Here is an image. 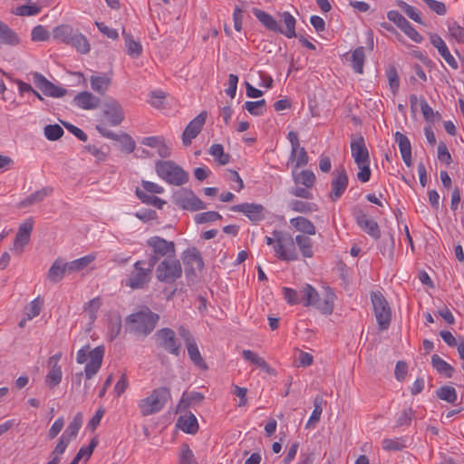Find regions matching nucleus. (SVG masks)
<instances>
[{
	"mask_svg": "<svg viewBox=\"0 0 464 464\" xmlns=\"http://www.w3.org/2000/svg\"><path fill=\"white\" fill-rule=\"evenodd\" d=\"M431 365L440 374H443L447 378H450L453 374L454 368L438 354L431 356Z\"/></svg>",
	"mask_w": 464,
	"mask_h": 464,
	"instance_id": "4c0bfd02",
	"label": "nucleus"
},
{
	"mask_svg": "<svg viewBox=\"0 0 464 464\" xmlns=\"http://www.w3.org/2000/svg\"><path fill=\"white\" fill-rule=\"evenodd\" d=\"M209 154L218 162L220 165H226L230 160V155L224 152V148L221 144H213L209 148Z\"/></svg>",
	"mask_w": 464,
	"mask_h": 464,
	"instance_id": "5fc2aeb1",
	"label": "nucleus"
},
{
	"mask_svg": "<svg viewBox=\"0 0 464 464\" xmlns=\"http://www.w3.org/2000/svg\"><path fill=\"white\" fill-rule=\"evenodd\" d=\"M178 464H198L192 450L188 444H182L179 447Z\"/></svg>",
	"mask_w": 464,
	"mask_h": 464,
	"instance_id": "8fccbe9b",
	"label": "nucleus"
},
{
	"mask_svg": "<svg viewBox=\"0 0 464 464\" xmlns=\"http://www.w3.org/2000/svg\"><path fill=\"white\" fill-rule=\"evenodd\" d=\"M104 356V348L97 346L90 350L86 345L77 352L76 362L80 364L86 362L84 374L87 379L92 378L100 370Z\"/></svg>",
	"mask_w": 464,
	"mask_h": 464,
	"instance_id": "7ed1b4c3",
	"label": "nucleus"
},
{
	"mask_svg": "<svg viewBox=\"0 0 464 464\" xmlns=\"http://www.w3.org/2000/svg\"><path fill=\"white\" fill-rule=\"evenodd\" d=\"M242 356L246 361L256 365L266 372H271L272 369L264 358L260 357L256 353L251 350H243Z\"/></svg>",
	"mask_w": 464,
	"mask_h": 464,
	"instance_id": "c9c22d12",
	"label": "nucleus"
},
{
	"mask_svg": "<svg viewBox=\"0 0 464 464\" xmlns=\"http://www.w3.org/2000/svg\"><path fill=\"white\" fill-rule=\"evenodd\" d=\"M33 82L46 96L61 98L66 94L65 89L55 86L39 72L33 73Z\"/></svg>",
	"mask_w": 464,
	"mask_h": 464,
	"instance_id": "a211bd4d",
	"label": "nucleus"
},
{
	"mask_svg": "<svg viewBox=\"0 0 464 464\" xmlns=\"http://www.w3.org/2000/svg\"><path fill=\"white\" fill-rule=\"evenodd\" d=\"M230 209L234 212H241L251 221L258 222L266 218L265 208L260 204L242 203L232 206Z\"/></svg>",
	"mask_w": 464,
	"mask_h": 464,
	"instance_id": "6ab92c4d",
	"label": "nucleus"
},
{
	"mask_svg": "<svg viewBox=\"0 0 464 464\" xmlns=\"http://www.w3.org/2000/svg\"><path fill=\"white\" fill-rule=\"evenodd\" d=\"M395 141L399 146L401 158L407 167L412 165L411 145L408 137L399 131L394 134Z\"/></svg>",
	"mask_w": 464,
	"mask_h": 464,
	"instance_id": "5701e85b",
	"label": "nucleus"
},
{
	"mask_svg": "<svg viewBox=\"0 0 464 464\" xmlns=\"http://www.w3.org/2000/svg\"><path fill=\"white\" fill-rule=\"evenodd\" d=\"M102 112L107 117L109 123L111 126L120 125L124 118V111L121 103L115 99L107 98L102 104Z\"/></svg>",
	"mask_w": 464,
	"mask_h": 464,
	"instance_id": "f8f14e48",
	"label": "nucleus"
},
{
	"mask_svg": "<svg viewBox=\"0 0 464 464\" xmlns=\"http://www.w3.org/2000/svg\"><path fill=\"white\" fill-rule=\"evenodd\" d=\"M291 210L302 214H308L317 211L318 207L313 202L303 201L299 199L291 200L288 204Z\"/></svg>",
	"mask_w": 464,
	"mask_h": 464,
	"instance_id": "a19ab883",
	"label": "nucleus"
},
{
	"mask_svg": "<svg viewBox=\"0 0 464 464\" xmlns=\"http://www.w3.org/2000/svg\"><path fill=\"white\" fill-rule=\"evenodd\" d=\"M123 36L127 48V53L131 57H139L142 53V46L140 42L135 41L130 34H126L124 31Z\"/></svg>",
	"mask_w": 464,
	"mask_h": 464,
	"instance_id": "3c124183",
	"label": "nucleus"
},
{
	"mask_svg": "<svg viewBox=\"0 0 464 464\" xmlns=\"http://www.w3.org/2000/svg\"><path fill=\"white\" fill-rule=\"evenodd\" d=\"M290 224L295 230L303 233L302 235L313 236L316 233L315 226L304 217L293 218Z\"/></svg>",
	"mask_w": 464,
	"mask_h": 464,
	"instance_id": "bb28decb",
	"label": "nucleus"
},
{
	"mask_svg": "<svg viewBox=\"0 0 464 464\" xmlns=\"http://www.w3.org/2000/svg\"><path fill=\"white\" fill-rule=\"evenodd\" d=\"M334 294L332 292H327L323 299L320 297L316 304L313 306H315L321 313L324 314H331L334 310Z\"/></svg>",
	"mask_w": 464,
	"mask_h": 464,
	"instance_id": "79ce46f5",
	"label": "nucleus"
},
{
	"mask_svg": "<svg viewBox=\"0 0 464 464\" xmlns=\"http://www.w3.org/2000/svg\"><path fill=\"white\" fill-rule=\"evenodd\" d=\"M253 14L259 20V22L268 30L275 33H278V31H281V26L271 14L257 8L253 9Z\"/></svg>",
	"mask_w": 464,
	"mask_h": 464,
	"instance_id": "cd10ccee",
	"label": "nucleus"
},
{
	"mask_svg": "<svg viewBox=\"0 0 464 464\" xmlns=\"http://www.w3.org/2000/svg\"><path fill=\"white\" fill-rule=\"evenodd\" d=\"M265 242L272 246L275 256L282 261H295L299 257L293 237L285 231L274 230L272 236H266Z\"/></svg>",
	"mask_w": 464,
	"mask_h": 464,
	"instance_id": "f257e3e1",
	"label": "nucleus"
},
{
	"mask_svg": "<svg viewBox=\"0 0 464 464\" xmlns=\"http://www.w3.org/2000/svg\"><path fill=\"white\" fill-rule=\"evenodd\" d=\"M430 43L434 47L437 48L440 54L450 67L454 69L458 68L457 61L451 55L450 50L448 49V46L446 45L445 42L442 40L440 36H439L438 34H431Z\"/></svg>",
	"mask_w": 464,
	"mask_h": 464,
	"instance_id": "4be33fe9",
	"label": "nucleus"
},
{
	"mask_svg": "<svg viewBox=\"0 0 464 464\" xmlns=\"http://www.w3.org/2000/svg\"><path fill=\"white\" fill-rule=\"evenodd\" d=\"M75 104L83 110L96 109L100 104V99L94 96L92 92H82L74 97Z\"/></svg>",
	"mask_w": 464,
	"mask_h": 464,
	"instance_id": "b1692460",
	"label": "nucleus"
},
{
	"mask_svg": "<svg viewBox=\"0 0 464 464\" xmlns=\"http://www.w3.org/2000/svg\"><path fill=\"white\" fill-rule=\"evenodd\" d=\"M159 319V314L153 313L149 308H143L126 317V328L130 333L144 337L154 330Z\"/></svg>",
	"mask_w": 464,
	"mask_h": 464,
	"instance_id": "f03ea898",
	"label": "nucleus"
},
{
	"mask_svg": "<svg viewBox=\"0 0 464 464\" xmlns=\"http://www.w3.org/2000/svg\"><path fill=\"white\" fill-rule=\"evenodd\" d=\"M33 228L34 221L32 218L27 219L19 226L12 247V251L16 255L20 256L24 252V246L30 242Z\"/></svg>",
	"mask_w": 464,
	"mask_h": 464,
	"instance_id": "ddd939ff",
	"label": "nucleus"
},
{
	"mask_svg": "<svg viewBox=\"0 0 464 464\" xmlns=\"http://www.w3.org/2000/svg\"><path fill=\"white\" fill-rule=\"evenodd\" d=\"M0 39L9 45H17L20 42L18 35L7 24L0 21Z\"/></svg>",
	"mask_w": 464,
	"mask_h": 464,
	"instance_id": "37998d69",
	"label": "nucleus"
},
{
	"mask_svg": "<svg viewBox=\"0 0 464 464\" xmlns=\"http://www.w3.org/2000/svg\"><path fill=\"white\" fill-rule=\"evenodd\" d=\"M68 45L73 47L78 53L85 54L91 50L88 39L78 30L73 34Z\"/></svg>",
	"mask_w": 464,
	"mask_h": 464,
	"instance_id": "473e14b6",
	"label": "nucleus"
},
{
	"mask_svg": "<svg viewBox=\"0 0 464 464\" xmlns=\"http://www.w3.org/2000/svg\"><path fill=\"white\" fill-rule=\"evenodd\" d=\"M53 189L52 187H44L31 195H29L27 198H25L21 202V207L25 208L30 205L40 203L42 202L45 198L50 196L53 193Z\"/></svg>",
	"mask_w": 464,
	"mask_h": 464,
	"instance_id": "2f4dec72",
	"label": "nucleus"
},
{
	"mask_svg": "<svg viewBox=\"0 0 464 464\" xmlns=\"http://www.w3.org/2000/svg\"><path fill=\"white\" fill-rule=\"evenodd\" d=\"M186 347L188 350V354L189 356V359L192 361V362L198 368L202 369V370H207L208 365L200 354V352L198 350L196 341L191 343H189L188 345H186Z\"/></svg>",
	"mask_w": 464,
	"mask_h": 464,
	"instance_id": "58836bf2",
	"label": "nucleus"
},
{
	"mask_svg": "<svg viewBox=\"0 0 464 464\" xmlns=\"http://www.w3.org/2000/svg\"><path fill=\"white\" fill-rule=\"evenodd\" d=\"M143 145L155 148L158 155L161 158H168L170 156L172 145L171 142L167 141L164 138L159 136L146 137L141 142Z\"/></svg>",
	"mask_w": 464,
	"mask_h": 464,
	"instance_id": "aec40b11",
	"label": "nucleus"
},
{
	"mask_svg": "<svg viewBox=\"0 0 464 464\" xmlns=\"http://www.w3.org/2000/svg\"><path fill=\"white\" fill-rule=\"evenodd\" d=\"M266 101L259 100L256 102H246L244 108L252 115H262L265 111Z\"/></svg>",
	"mask_w": 464,
	"mask_h": 464,
	"instance_id": "052dcab7",
	"label": "nucleus"
},
{
	"mask_svg": "<svg viewBox=\"0 0 464 464\" xmlns=\"http://www.w3.org/2000/svg\"><path fill=\"white\" fill-rule=\"evenodd\" d=\"M177 426L186 433L195 434L198 430L197 418L192 414L180 416L178 419Z\"/></svg>",
	"mask_w": 464,
	"mask_h": 464,
	"instance_id": "c756f323",
	"label": "nucleus"
},
{
	"mask_svg": "<svg viewBox=\"0 0 464 464\" xmlns=\"http://www.w3.org/2000/svg\"><path fill=\"white\" fill-rule=\"evenodd\" d=\"M158 176L170 185L181 186L188 181V174L171 160H158L155 165Z\"/></svg>",
	"mask_w": 464,
	"mask_h": 464,
	"instance_id": "20e7f679",
	"label": "nucleus"
},
{
	"mask_svg": "<svg viewBox=\"0 0 464 464\" xmlns=\"http://www.w3.org/2000/svg\"><path fill=\"white\" fill-rule=\"evenodd\" d=\"M92 89L99 94H104L111 84V79L106 75H92L90 78Z\"/></svg>",
	"mask_w": 464,
	"mask_h": 464,
	"instance_id": "ea45409f",
	"label": "nucleus"
},
{
	"mask_svg": "<svg viewBox=\"0 0 464 464\" xmlns=\"http://www.w3.org/2000/svg\"><path fill=\"white\" fill-rule=\"evenodd\" d=\"M146 262L144 260L137 261L133 266V270L130 274L126 285L132 289L143 288L151 278L152 269L155 266H150L148 263V266L145 267Z\"/></svg>",
	"mask_w": 464,
	"mask_h": 464,
	"instance_id": "1a4fd4ad",
	"label": "nucleus"
},
{
	"mask_svg": "<svg viewBox=\"0 0 464 464\" xmlns=\"http://www.w3.org/2000/svg\"><path fill=\"white\" fill-rule=\"evenodd\" d=\"M325 403V401L321 396H316L314 400V411L306 423V428L314 427L317 422L320 420L322 412H323V405Z\"/></svg>",
	"mask_w": 464,
	"mask_h": 464,
	"instance_id": "c03bdc74",
	"label": "nucleus"
},
{
	"mask_svg": "<svg viewBox=\"0 0 464 464\" xmlns=\"http://www.w3.org/2000/svg\"><path fill=\"white\" fill-rule=\"evenodd\" d=\"M207 116V111H201L187 125L182 134V142L185 146L190 145L192 140L199 134L206 122Z\"/></svg>",
	"mask_w": 464,
	"mask_h": 464,
	"instance_id": "f3484780",
	"label": "nucleus"
},
{
	"mask_svg": "<svg viewBox=\"0 0 464 464\" xmlns=\"http://www.w3.org/2000/svg\"><path fill=\"white\" fill-rule=\"evenodd\" d=\"M293 176L295 183L302 184L306 188H312L316 179L314 172L309 169L302 170L299 173H295V170L294 169Z\"/></svg>",
	"mask_w": 464,
	"mask_h": 464,
	"instance_id": "49530a36",
	"label": "nucleus"
},
{
	"mask_svg": "<svg viewBox=\"0 0 464 464\" xmlns=\"http://www.w3.org/2000/svg\"><path fill=\"white\" fill-rule=\"evenodd\" d=\"M66 274H68L66 262H63L62 259L58 258L49 268L47 278L52 283H58L64 277Z\"/></svg>",
	"mask_w": 464,
	"mask_h": 464,
	"instance_id": "a878e982",
	"label": "nucleus"
},
{
	"mask_svg": "<svg viewBox=\"0 0 464 464\" xmlns=\"http://www.w3.org/2000/svg\"><path fill=\"white\" fill-rule=\"evenodd\" d=\"M155 341L159 347L164 349L170 354L179 356L180 353V343L176 338L175 332L170 328H161L155 334Z\"/></svg>",
	"mask_w": 464,
	"mask_h": 464,
	"instance_id": "9d476101",
	"label": "nucleus"
},
{
	"mask_svg": "<svg viewBox=\"0 0 464 464\" xmlns=\"http://www.w3.org/2000/svg\"><path fill=\"white\" fill-rule=\"evenodd\" d=\"M136 195L141 202L153 206L158 208H162L163 205L166 203L163 199L154 196L149 195L145 191H142L140 188H136Z\"/></svg>",
	"mask_w": 464,
	"mask_h": 464,
	"instance_id": "603ef678",
	"label": "nucleus"
},
{
	"mask_svg": "<svg viewBox=\"0 0 464 464\" xmlns=\"http://www.w3.org/2000/svg\"><path fill=\"white\" fill-rule=\"evenodd\" d=\"M155 275L160 282L172 284L181 277V264L176 256H167L157 266Z\"/></svg>",
	"mask_w": 464,
	"mask_h": 464,
	"instance_id": "423d86ee",
	"label": "nucleus"
},
{
	"mask_svg": "<svg viewBox=\"0 0 464 464\" xmlns=\"http://www.w3.org/2000/svg\"><path fill=\"white\" fill-rule=\"evenodd\" d=\"M414 418V411L411 408L403 409L396 420L397 426H409Z\"/></svg>",
	"mask_w": 464,
	"mask_h": 464,
	"instance_id": "69168bd1",
	"label": "nucleus"
},
{
	"mask_svg": "<svg viewBox=\"0 0 464 464\" xmlns=\"http://www.w3.org/2000/svg\"><path fill=\"white\" fill-rule=\"evenodd\" d=\"M282 21L285 24V28L281 26V31H278L279 34H284L287 38L291 39L296 37L295 34V18L289 13L284 12L281 14Z\"/></svg>",
	"mask_w": 464,
	"mask_h": 464,
	"instance_id": "7c9ffc66",
	"label": "nucleus"
},
{
	"mask_svg": "<svg viewBox=\"0 0 464 464\" xmlns=\"http://www.w3.org/2000/svg\"><path fill=\"white\" fill-rule=\"evenodd\" d=\"M308 159L309 158L304 148L300 146L295 157H292V152L290 153L289 161L294 163V169L295 170L305 166L308 163Z\"/></svg>",
	"mask_w": 464,
	"mask_h": 464,
	"instance_id": "6e6d98bb",
	"label": "nucleus"
},
{
	"mask_svg": "<svg viewBox=\"0 0 464 464\" xmlns=\"http://www.w3.org/2000/svg\"><path fill=\"white\" fill-rule=\"evenodd\" d=\"M301 294L304 299V306H313L314 304H316V301H318L319 294L315 288L310 285H305L301 290Z\"/></svg>",
	"mask_w": 464,
	"mask_h": 464,
	"instance_id": "864d4df0",
	"label": "nucleus"
},
{
	"mask_svg": "<svg viewBox=\"0 0 464 464\" xmlns=\"http://www.w3.org/2000/svg\"><path fill=\"white\" fill-rule=\"evenodd\" d=\"M169 399V390L167 387H160L154 389L146 398L141 399L138 406L142 416H149L160 411Z\"/></svg>",
	"mask_w": 464,
	"mask_h": 464,
	"instance_id": "39448f33",
	"label": "nucleus"
},
{
	"mask_svg": "<svg viewBox=\"0 0 464 464\" xmlns=\"http://www.w3.org/2000/svg\"><path fill=\"white\" fill-rule=\"evenodd\" d=\"M76 31L69 24H61L53 30V38L68 45Z\"/></svg>",
	"mask_w": 464,
	"mask_h": 464,
	"instance_id": "c85d7f7f",
	"label": "nucleus"
},
{
	"mask_svg": "<svg viewBox=\"0 0 464 464\" xmlns=\"http://www.w3.org/2000/svg\"><path fill=\"white\" fill-rule=\"evenodd\" d=\"M102 304V302L100 297H95L84 304L83 310L91 324H92L96 320L97 313L100 310Z\"/></svg>",
	"mask_w": 464,
	"mask_h": 464,
	"instance_id": "de8ad7c7",
	"label": "nucleus"
},
{
	"mask_svg": "<svg viewBox=\"0 0 464 464\" xmlns=\"http://www.w3.org/2000/svg\"><path fill=\"white\" fill-rule=\"evenodd\" d=\"M147 246L152 249L153 255L150 257V266H156L160 258L176 256L175 244L160 237H152L147 240Z\"/></svg>",
	"mask_w": 464,
	"mask_h": 464,
	"instance_id": "6e6552de",
	"label": "nucleus"
},
{
	"mask_svg": "<svg viewBox=\"0 0 464 464\" xmlns=\"http://www.w3.org/2000/svg\"><path fill=\"white\" fill-rule=\"evenodd\" d=\"M294 241L304 257L310 258L314 256L313 242L309 237L300 234L295 236Z\"/></svg>",
	"mask_w": 464,
	"mask_h": 464,
	"instance_id": "f704fd0d",
	"label": "nucleus"
},
{
	"mask_svg": "<svg viewBox=\"0 0 464 464\" xmlns=\"http://www.w3.org/2000/svg\"><path fill=\"white\" fill-rule=\"evenodd\" d=\"M382 449L385 450L398 451L402 450L405 446L400 439L386 438L382 440Z\"/></svg>",
	"mask_w": 464,
	"mask_h": 464,
	"instance_id": "774afa93",
	"label": "nucleus"
},
{
	"mask_svg": "<svg viewBox=\"0 0 464 464\" xmlns=\"http://www.w3.org/2000/svg\"><path fill=\"white\" fill-rule=\"evenodd\" d=\"M44 133L47 140L54 141L63 135V130L58 124H50L44 127Z\"/></svg>",
	"mask_w": 464,
	"mask_h": 464,
	"instance_id": "bf43d9fd",
	"label": "nucleus"
},
{
	"mask_svg": "<svg viewBox=\"0 0 464 464\" xmlns=\"http://www.w3.org/2000/svg\"><path fill=\"white\" fill-rule=\"evenodd\" d=\"M365 61L364 48L358 47L353 53L351 56V63L353 71L356 73L362 74L363 72V64Z\"/></svg>",
	"mask_w": 464,
	"mask_h": 464,
	"instance_id": "a18cd8bd",
	"label": "nucleus"
},
{
	"mask_svg": "<svg viewBox=\"0 0 464 464\" xmlns=\"http://www.w3.org/2000/svg\"><path fill=\"white\" fill-rule=\"evenodd\" d=\"M450 35L457 42L464 44V28L456 22H451L448 25Z\"/></svg>",
	"mask_w": 464,
	"mask_h": 464,
	"instance_id": "0e129e2a",
	"label": "nucleus"
},
{
	"mask_svg": "<svg viewBox=\"0 0 464 464\" xmlns=\"http://www.w3.org/2000/svg\"><path fill=\"white\" fill-rule=\"evenodd\" d=\"M348 186V176L343 167L335 169L331 182V192L329 198L332 201H336L344 193Z\"/></svg>",
	"mask_w": 464,
	"mask_h": 464,
	"instance_id": "dca6fc26",
	"label": "nucleus"
},
{
	"mask_svg": "<svg viewBox=\"0 0 464 464\" xmlns=\"http://www.w3.org/2000/svg\"><path fill=\"white\" fill-rule=\"evenodd\" d=\"M371 300L379 329L387 330L391 324L392 310L386 298L381 292L376 291L371 293Z\"/></svg>",
	"mask_w": 464,
	"mask_h": 464,
	"instance_id": "0eeeda50",
	"label": "nucleus"
},
{
	"mask_svg": "<svg viewBox=\"0 0 464 464\" xmlns=\"http://www.w3.org/2000/svg\"><path fill=\"white\" fill-rule=\"evenodd\" d=\"M357 225L363 229L368 235L374 238H379L381 231L378 224L372 218H368L362 210L355 214Z\"/></svg>",
	"mask_w": 464,
	"mask_h": 464,
	"instance_id": "412c9836",
	"label": "nucleus"
},
{
	"mask_svg": "<svg viewBox=\"0 0 464 464\" xmlns=\"http://www.w3.org/2000/svg\"><path fill=\"white\" fill-rule=\"evenodd\" d=\"M95 260L94 255H87L71 262H66L68 274H73L85 269Z\"/></svg>",
	"mask_w": 464,
	"mask_h": 464,
	"instance_id": "72a5a7b5",
	"label": "nucleus"
},
{
	"mask_svg": "<svg viewBox=\"0 0 464 464\" xmlns=\"http://www.w3.org/2000/svg\"><path fill=\"white\" fill-rule=\"evenodd\" d=\"M65 424V420L63 417H59L51 426L47 432V438L49 440H53L58 436V434L62 431Z\"/></svg>",
	"mask_w": 464,
	"mask_h": 464,
	"instance_id": "338daca9",
	"label": "nucleus"
},
{
	"mask_svg": "<svg viewBox=\"0 0 464 464\" xmlns=\"http://www.w3.org/2000/svg\"><path fill=\"white\" fill-rule=\"evenodd\" d=\"M397 5L406 14L407 16H409L411 20L421 23V16L420 11L412 6L407 4L404 1H399Z\"/></svg>",
	"mask_w": 464,
	"mask_h": 464,
	"instance_id": "13d9d810",
	"label": "nucleus"
},
{
	"mask_svg": "<svg viewBox=\"0 0 464 464\" xmlns=\"http://www.w3.org/2000/svg\"><path fill=\"white\" fill-rule=\"evenodd\" d=\"M437 396L447 402L454 403L457 401V392L451 386H443L437 391Z\"/></svg>",
	"mask_w": 464,
	"mask_h": 464,
	"instance_id": "4d7b16f0",
	"label": "nucleus"
},
{
	"mask_svg": "<svg viewBox=\"0 0 464 464\" xmlns=\"http://www.w3.org/2000/svg\"><path fill=\"white\" fill-rule=\"evenodd\" d=\"M82 425V415L81 412H78L72 420L70 421L65 430L63 432V436L72 440L76 439L79 430Z\"/></svg>",
	"mask_w": 464,
	"mask_h": 464,
	"instance_id": "e433bc0d",
	"label": "nucleus"
},
{
	"mask_svg": "<svg viewBox=\"0 0 464 464\" xmlns=\"http://www.w3.org/2000/svg\"><path fill=\"white\" fill-rule=\"evenodd\" d=\"M182 259L185 266L190 267L191 270H201L203 268L204 263L200 253L195 247L184 251Z\"/></svg>",
	"mask_w": 464,
	"mask_h": 464,
	"instance_id": "393cba45",
	"label": "nucleus"
},
{
	"mask_svg": "<svg viewBox=\"0 0 464 464\" xmlns=\"http://www.w3.org/2000/svg\"><path fill=\"white\" fill-rule=\"evenodd\" d=\"M176 203L183 209L189 211H197L206 208L203 201L189 189H182L175 196Z\"/></svg>",
	"mask_w": 464,
	"mask_h": 464,
	"instance_id": "9b49d317",
	"label": "nucleus"
},
{
	"mask_svg": "<svg viewBox=\"0 0 464 464\" xmlns=\"http://www.w3.org/2000/svg\"><path fill=\"white\" fill-rule=\"evenodd\" d=\"M62 358V353H57L48 359L49 371L45 376V383L49 388L58 386L63 378V371L59 362Z\"/></svg>",
	"mask_w": 464,
	"mask_h": 464,
	"instance_id": "2eb2a0df",
	"label": "nucleus"
},
{
	"mask_svg": "<svg viewBox=\"0 0 464 464\" xmlns=\"http://www.w3.org/2000/svg\"><path fill=\"white\" fill-rule=\"evenodd\" d=\"M351 154L356 165L370 162L369 150L364 138L361 134H353L351 137Z\"/></svg>",
	"mask_w": 464,
	"mask_h": 464,
	"instance_id": "4468645a",
	"label": "nucleus"
},
{
	"mask_svg": "<svg viewBox=\"0 0 464 464\" xmlns=\"http://www.w3.org/2000/svg\"><path fill=\"white\" fill-rule=\"evenodd\" d=\"M43 302L39 297L33 300L28 306L25 307L26 319L31 320L39 315L42 309Z\"/></svg>",
	"mask_w": 464,
	"mask_h": 464,
	"instance_id": "e2e57ef3",
	"label": "nucleus"
},
{
	"mask_svg": "<svg viewBox=\"0 0 464 464\" xmlns=\"http://www.w3.org/2000/svg\"><path fill=\"white\" fill-rule=\"evenodd\" d=\"M222 217L217 211H208L197 214L195 216V222L198 224L210 223L221 219Z\"/></svg>",
	"mask_w": 464,
	"mask_h": 464,
	"instance_id": "680f3d73",
	"label": "nucleus"
},
{
	"mask_svg": "<svg viewBox=\"0 0 464 464\" xmlns=\"http://www.w3.org/2000/svg\"><path fill=\"white\" fill-rule=\"evenodd\" d=\"M71 441L72 440H70L69 439L61 435L55 447L53 448V450L51 452V457H52L51 460L55 461L56 464H60L61 457L65 452V450Z\"/></svg>",
	"mask_w": 464,
	"mask_h": 464,
	"instance_id": "09e8293b",
	"label": "nucleus"
}]
</instances>
